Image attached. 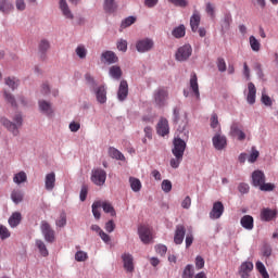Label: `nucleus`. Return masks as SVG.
I'll return each mask as SVG.
<instances>
[{"mask_svg": "<svg viewBox=\"0 0 278 278\" xmlns=\"http://www.w3.org/2000/svg\"><path fill=\"white\" fill-rule=\"evenodd\" d=\"M274 218H277V210L263 208L261 212V220L270 223Z\"/></svg>", "mask_w": 278, "mask_h": 278, "instance_id": "23", "label": "nucleus"}, {"mask_svg": "<svg viewBox=\"0 0 278 278\" xmlns=\"http://www.w3.org/2000/svg\"><path fill=\"white\" fill-rule=\"evenodd\" d=\"M185 238H186V226L177 225L175 230V236H174L175 244H182Z\"/></svg>", "mask_w": 278, "mask_h": 278, "instance_id": "19", "label": "nucleus"}, {"mask_svg": "<svg viewBox=\"0 0 278 278\" xmlns=\"http://www.w3.org/2000/svg\"><path fill=\"white\" fill-rule=\"evenodd\" d=\"M100 60H101L102 64L112 65V64H116L118 62V56L116 55V53L114 51L106 50V51L102 52Z\"/></svg>", "mask_w": 278, "mask_h": 278, "instance_id": "12", "label": "nucleus"}, {"mask_svg": "<svg viewBox=\"0 0 278 278\" xmlns=\"http://www.w3.org/2000/svg\"><path fill=\"white\" fill-rule=\"evenodd\" d=\"M212 141H213L214 149H216L217 151H223V149L227 147V137H225L220 132H217L213 137Z\"/></svg>", "mask_w": 278, "mask_h": 278, "instance_id": "13", "label": "nucleus"}, {"mask_svg": "<svg viewBox=\"0 0 278 278\" xmlns=\"http://www.w3.org/2000/svg\"><path fill=\"white\" fill-rule=\"evenodd\" d=\"M253 270V263L252 262H243L239 267V275L241 278H249L251 277V271Z\"/></svg>", "mask_w": 278, "mask_h": 278, "instance_id": "18", "label": "nucleus"}, {"mask_svg": "<svg viewBox=\"0 0 278 278\" xmlns=\"http://www.w3.org/2000/svg\"><path fill=\"white\" fill-rule=\"evenodd\" d=\"M85 79L90 89V92L94 94L96 100L100 103V105L108 103V88L105 85H98L97 80H94L90 74H86Z\"/></svg>", "mask_w": 278, "mask_h": 278, "instance_id": "2", "label": "nucleus"}, {"mask_svg": "<svg viewBox=\"0 0 278 278\" xmlns=\"http://www.w3.org/2000/svg\"><path fill=\"white\" fill-rule=\"evenodd\" d=\"M153 47H155V42L151 38L139 39L136 42L138 53H149V51H153Z\"/></svg>", "mask_w": 278, "mask_h": 278, "instance_id": "8", "label": "nucleus"}, {"mask_svg": "<svg viewBox=\"0 0 278 278\" xmlns=\"http://www.w3.org/2000/svg\"><path fill=\"white\" fill-rule=\"evenodd\" d=\"M91 207L96 220H99L101 218V212L99 211L101 210V201L93 202Z\"/></svg>", "mask_w": 278, "mask_h": 278, "instance_id": "44", "label": "nucleus"}, {"mask_svg": "<svg viewBox=\"0 0 278 278\" xmlns=\"http://www.w3.org/2000/svg\"><path fill=\"white\" fill-rule=\"evenodd\" d=\"M190 89L192 90L194 97L197 99L201 98V92H199V81L197 78V74H192L190 78Z\"/></svg>", "mask_w": 278, "mask_h": 278, "instance_id": "29", "label": "nucleus"}, {"mask_svg": "<svg viewBox=\"0 0 278 278\" xmlns=\"http://www.w3.org/2000/svg\"><path fill=\"white\" fill-rule=\"evenodd\" d=\"M172 36H174V38H184V36H186V26L180 24L178 27H175L172 31Z\"/></svg>", "mask_w": 278, "mask_h": 278, "instance_id": "37", "label": "nucleus"}, {"mask_svg": "<svg viewBox=\"0 0 278 278\" xmlns=\"http://www.w3.org/2000/svg\"><path fill=\"white\" fill-rule=\"evenodd\" d=\"M154 103L157 108H164L166 101H168V89L166 87H160L153 92Z\"/></svg>", "mask_w": 278, "mask_h": 278, "instance_id": "4", "label": "nucleus"}, {"mask_svg": "<svg viewBox=\"0 0 278 278\" xmlns=\"http://www.w3.org/2000/svg\"><path fill=\"white\" fill-rule=\"evenodd\" d=\"M101 207L105 214H110L111 216H116V211L114 210V206H112V203L110 202H101Z\"/></svg>", "mask_w": 278, "mask_h": 278, "instance_id": "42", "label": "nucleus"}, {"mask_svg": "<svg viewBox=\"0 0 278 278\" xmlns=\"http://www.w3.org/2000/svg\"><path fill=\"white\" fill-rule=\"evenodd\" d=\"M87 197H88V187L86 185H83L79 193V199L80 201H86Z\"/></svg>", "mask_w": 278, "mask_h": 278, "instance_id": "60", "label": "nucleus"}, {"mask_svg": "<svg viewBox=\"0 0 278 278\" xmlns=\"http://www.w3.org/2000/svg\"><path fill=\"white\" fill-rule=\"evenodd\" d=\"M182 278H194V266L188 264L182 271Z\"/></svg>", "mask_w": 278, "mask_h": 278, "instance_id": "45", "label": "nucleus"}, {"mask_svg": "<svg viewBox=\"0 0 278 278\" xmlns=\"http://www.w3.org/2000/svg\"><path fill=\"white\" fill-rule=\"evenodd\" d=\"M39 112L45 116H53V104L47 100H39Z\"/></svg>", "mask_w": 278, "mask_h": 278, "instance_id": "15", "label": "nucleus"}, {"mask_svg": "<svg viewBox=\"0 0 278 278\" xmlns=\"http://www.w3.org/2000/svg\"><path fill=\"white\" fill-rule=\"evenodd\" d=\"M21 220H23V216L21 215L20 212H14L10 217H9V225L10 227H18L21 225Z\"/></svg>", "mask_w": 278, "mask_h": 278, "instance_id": "31", "label": "nucleus"}, {"mask_svg": "<svg viewBox=\"0 0 278 278\" xmlns=\"http://www.w3.org/2000/svg\"><path fill=\"white\" fill-rule=\"evenodd\" d=\"M136 23V16H128L121 23V29H127V27H131Z\"/></svg>", "mask_w": 278, "mask_h": 278, "instance_id": "46", "label": "nucleus"}, {"mask_svg": "<svg viewBox=\"0 0 278 278\" xmlns=\"http://www.w3.org/2000/svg\"><path fill=\"white\" fill-rule=\"evenodd\" d=\"M138 235L143 244H150L153 240V235H151V229L147 226H139Z\"/></svg>", "mask_w": 278, "mask_h": 278, "instance_id": "11", "label": "nucleus"}, {"mask_svg": "<svg viewBox=\"0 0 278 278\" xmlns=\"http://www.w3.org/2000/svg\"><path fill=\"white\" fill-rule=\"evenodd\" d=\"M75 51L76 55H78L80 60H85L86 55H88V50L84 45H79Z\"/></svg>", "mask_w": 278, "mask_h": 278, "instance_id": "47", "label": "nucleus"}, {"mask_svg": "<svg viewBox=\"0 0 278 278\" xmlns=\"http://www.w3.org/2000/svg\"><path fill=\"white\" fill-rule=\"evenodd\" d=\"M217 68L219 73H225V71H227V63L225 62V59L223 58L217 59Z\"/></svg>", "mask_w": 278, "mask_h": 278, "instance_id": "56", "label": "nucleus"}, {"mask_svg": "<svg viewBox=\"0 0 278 278\" xmlns=\"http://www.w3.org/2000/svg\"><path fill=\"white\" fill-rule=\"evenodd\" d=\"M129 184L132 192H140V190H142V182L140 181V179L136 177H130Z\"/></svg>", "mask_w": 278, "mask_h": 278, "instance_id": "36", "label": "nucleus"}, {"mask_svg": "<svg viewBox=\"0 0 278 278\" xmlns=\"http://www.w3.org/2000/svg\"><path fill=\"white\" fill-rule=\"evenodd\" d=\"M241 227L243 229H247L248 231H251L253 229V216L251 215H244L241 220Z\"/></svg>", "mask_w": 278, "mask_h": 278, "instance_id": "32", "label": "nucleus"}, {"mask_svg": "<svg viewBox=\"0 0 278 278\" xmlns=\"http://www.w3.org/2000/svg\"><path fill=\"white\" fill-rule=\"evenodd\" d=\"M257 157H260V151H257L255 148H252V152L248 157V162H250V164H255V162H257Z\"/></svg>", "mask_w": 278, "mask_h": 278, "instance_id": "52", "label": "nucleus"}, {"mask_svg": "<svg viewBox=\"0 0 278 278\" xmlns=\"http://www.w3.org/2000/svg\"><path fill=\"white\" fill-rule=\"evenodd\" d=\"M264 181H266V175H264V172L254 170L252 173V186H254V188H260Z\"/></svg>", "mask_w": 278, "mask_h": 278, "instance_id": "17", "label": "nucleus"}, {"mask_svg": "<svg viewBox=\"0 0 278 278\" xmlns=\"http://www.w3.org/2000/svg\"><path fill=\"white\" fill-rule=\"evenodd\" d=\"M168 3H173L176 8H187L188 1L187 0H167Z\"/></svg>", "mask_w": 278, "mask_h": 278, "instance_id": "58", "label": "nucleus"}, {"mask_svg": "<svg viewBox=\"0 0 278 278\" xmlns=\"http://www.w3.org/2000/svg\"><path fill=\"white\" fill-rule=\"evenodd\" d=\"M256 270L263 278H270V275H268V270H266V266L264 263H262V261L256 262Z\"/></svg>", "mask_w": 278, "mask_h": 278, "instance_id": "41", "label": "nucleus"}, {"mask_svg": "<svg viewBox=\"0 0 278 278\" xmlns=\"http://www.w3.org/2000/svg\"><path fill=\"white\" fill-rule=\"evenodd\" d=\"M205 12L211 16V18H216V7H214L212 2L206 3Z\"/></svg>", "mask_w": 278, "mask_h": 278, "instance_id": "49", "label": "nucleus"}, {"mask_svg": "<svg viewBox=\"0 0 278 278\" xmlns=\"http://www.w3.org/2000/svg\"><path fill=\"white\" fill-rule=\"evenodd\" d=\"M122 260L126 273H134V256L129 253H124Z\"/></svg>", "mask_w": 278, "mask_h": 278, "instance_id": "21", "label": "nucleus"}, {"mask_svg": "<svg viewBox=\"0 0 278 278\" xmlns=\"http://www.w3.org/2000/svg\"><path fill=\"white\" fill-rule=\"evenodd\" d=\"M3 98H4V101L7 103H9V105H11V108H18V103L16 102V98L14 97V94L10 93V91L4 90L3 91Z\"/></svg>", "mask_w": 278, "mask_h": 278, "instance_id": "33", "label": "nucleus"}, {"mask_svg": "<svg viewBox=\"0 0 278 278\" xmlns=\"http://www.w3.org/2000/svg\"><path fill=\"white\" fill-rule=\"evenodd\" d=\"M15 8L17 12H25L27 4L25 3V0H16Z\"/></svg>", "mask_w": 278, "mask_h": 278, "instance_id": "59", "label": "nucleus"}, {"mask_svg": "<svg viewBox=\"0 0 278 278\" xmlns=\"http://www.w3.org/2000/svg\"><path fill=\"white\" fill-rule=\"evenodd\" d=\"M90 179L94 186H104L105 180L108 179V173L101 167L93 168L91 170Z\"/></svg>", "mask_w": 278, "mask_h": 278, "instance_id": "5", "label": "nucleus"}, {"mask_svg": "<svg viewBox=\"0 0 278 278\" xmlns=\"http://www.w3.org/2000/svg\"><path fill=\"white\" fill-rule=\"evenodd\" d=\"M261 192H273L275 190V184L264 181L260 187Z\"/></svg>", "mask_w": 278, "mask_h": 278, "instance_id": "48", "label": "nucleus"}, {"mask_svg": "<svg viewBox=\"0 0 278 278\" xmlns=\"http://www.w3.org/2000/svg\"><path fill=\"white\" fill-rule=\"evenodd\" d=\"M128 96H129V84H127V80H121L119 87L117 90L118 101L121 102L125 101Z\"/></svg>", "mask_w": 278, "mask_h": 278, "instance_id": "14", "label": "nucleus"}, {"mask_svg": "<svg viewBox=\"0 0 278 278\" xmlns=\"http://www.w3.org/2000/svg\"><path fill=\"white\" fill-rule=\"evenodd\" d=\"M155 249H156V253H159V255H162V256L166 255V251H168V248H166V245L164 244H159L155 247Z\"/></svg>", "mask_w": 278, "mask_h": 278, "instance_id": "63", "label": "nucleus"}, {"mask_svg": "<svg viewBox=\"0 0 278 278\" xmlns=\"http://www.w3.org/2000/svg\"><path fill=\"white\" fill-rule=\"evenodd\" d=\"M45 187L49 192L55 188V173L51 172L46 175Z\"/></svg>", "mask_w": 278, "mask_h": 278, "instance_id": "28", "label": "nucleus"}, {"mask_svg": "<svg viewBox=\"0 0 278 278\" xmlns=\"http://www.w3.org/2000/svg\"><path fill=\"white\" fill-rule=\"evenodd\" d=\"M117 49L118 51L125 53L127 51V40L121 39L117 41Z\"/></svg>", "mask_w": 278, "mask_h": 278, "instance_id": "62", "label": "nucleus"}, {"mask_svg": "<svg viewBox=\"0 0 278 278\" xmlns=\"http://www.w3.org/2000/svg\"><path fill=\"white\" fill-rule=\"evenodd\" d=\"M109 75L112 77V79L118 81V79L123 77V70H121V66L118 65H113L109 68Z\"/></svg>", "mask_w": 278, "mask_h": 278, "instance_id": "30", "label": "nucleus"}, {"mask_svg": "<svg viewBox=\"0 0 278 278\" xmlns=\"http://www.w3.org/2000/svg\"><path fill=\"white\" fill-rule=\"evenodd\" d=\"M56 227H66V213L62 212L60 217L55 220Z\"/></svg>", "mask_w": 278, "mask_h": 278, "instance_id": "51", "label": "nucleus"}, {"mask_svg": "<svg viewBox=\"0 0 278 278\" xmlns=\"http://www.w3.org/2000/svg\"><path fill=\"white\" fill-rule=\"evenodd\" d=\"M168 131V119L162 117L156 125V132L159 136H167Z\"/></svg>", "mask_w": 278, "mask_h": 278, "instance_id": "22", "label": "nucleus"}, {"mask_svg": "<svg viewBox=\"0 0 278 278\" xmlns=\"http://www.w3.org/2000/svg\"><path fill=\"white\" fill-rule=\"evenodd\" d=\"M0 125L8 129L12 136L16 137L21 134L20 129L23 127V114L16 113L12 121L5 116H0Z\"/></svg>", "mask_w": 278, "mask_h": 278, "instance_id": "3", "label": "nucleus"}, {"mask_svg": "<svg viewBox=\"0 0 278 278\" xmlns=\"http://www.w3.org/2000/svg\"><path fill=\"white\" fill-rule=\"evenodd\" d=\"M13 181L17 186H21V184H25V181H27V174L23 170L18 172L17 174L14 175Z\"/></svg>", "mask_w": 278, "mask_h": 278, "instance_id": "39", "label": "nucleus"}, {"mask_svg": "<svg viewBox=\"0 0 278 278\" xmlns=\"http://www.w3.org/2000/svg\"><path fill=\"white\" fill-rule=\"evenodd\" d=\"M59 8L64 18H67L68 21H73V18H75V15L73 14V11H71V8L68 7V2H66V0H60Z\"/></svg>", "mask_w": 278, "mask_h": 278, "instance_id": "16", "label": "nucleus"}, {"mask_svg": "<svg viewBox=\"0 0 278 278\" xmlns=\"http://www.w3.org/2000/svg\"><path fill=\"white\" fill-rule=\"evenodd\" d=\"M23 191L21 190H13L11 193V199L13 201V203H15V205H18V203H23Z\"/></svg>", "mask_w": 278, "mask_h": 278, "instance_id": "40", "label": "nucleus"}, {"mask_svg": "<svg viewBox=\"0 0 278 278\" xmlns=\"http://www.w3.org/2000/svg\"><path fill=\"white\" fill-rule=\"evenodd\" d=\"M231 23H233L231 13H225L224 17L220 21V27H222L223 34H227V31H229V29H231Z\"/></svg>", "mask_w": 278, "mask_h": 278, "instance_id": "20", "label": "nucleus"}, {"mask_svg": "<svg viewBox=\"0 0 278 278\" xmlns=\"http://www.w3.org/2000/svg\"><path fill=\"white\" fill-rule=\"evenodd\" d=\"M205 266V260L202 258V256H197L195 257V268L198 270H201Z\"/></svg>", "mask_w": 278, "mask_h": 278, "instance_id": "61", "label": "nucleus"}, {"mask_svg": "<svg viewBox=\"0 0 278 278\" xmlns=\"http://www.w3.org/2000/svg\"><path fill=\"white\" fill-rule=\"evenodd\" d=\"M179 108L175 106L173 110V123H175L177 125V123H179Z\"/></svg>", "mask_w": 278, "mask_h": 278, "instance_id": "64", "label": "nucleus"}, {"mask_svg": "<svg viewBox=\"0 0 278 278\" xmlns=\"http://www.w3.org/2000/svg\"><path fill=\"white\" fill-rule=\"evenodd\" d=\"M188 122L177 128L178 136L173 140L172 153L174 159H170L169 165L172 168H177L184 162V153H186V140L190 138V131L186 128Z\"/></svg>", "mask_w": 278, "mask_h": 278, "instance_id": "1", "label": "nucleus"}, {"mask_svg": "<svg viewBox=\"0 0 278 278\" xmlns=\"http://www.w3.org/2000/svg\"><path fill=\"white\" fill-rule=\"evenodd\" d=\"M255 94H257V88H255V84L249 83L248 84L247 101L250 105H254Z\"/></svg>", "mask_w": 278, "mask_h": 278, "instance_id": "26", "label": "nucleus"}, {"mask_svg": "<svg viewBox=\"0 0 278 278\" xmlns=\"http://www.w3.org/2000/svg\"><path fill=\"white\" fill-rule=\"evenodd\" d=\"M109 155L113 160H119L121 162H125V155L122 154V152L114 147L109 148Z\"/></svg>", "mask_w": 278, "mask_h": 278, "instance_id": "35", "label": "nucleus"}, {"mask_svg": "<svg viewBox=\"0 0 278 278\" xmlns=\"http://www.w3.org/2000/svg\"><path fill=\"white\" fill-rule=\"evenodd\" d=\"M76 262H86L88 260V253L84 251H77L75 254Z\"/></svg>", "mask_w": 278, "mask_h": 278, "instance_id": "55", "label": "nucleus"}, {"mask_svg": "<svg viewBox=\"0 0 278 278\" xmlns=\"http://www.w3.org/2000/svg\"><path fill=\"white\" fill-rule=\"evenodd\" d=\"M35 244L42 257H48L49 256V250L47 249V244H45V241L37 239L35 241Z\"/></svg>", "mask_w": 278, "mask_h": 278, "instance_id": "34", "label": "nucleus"}, {"mask_svg": "<svg viewBox=\"0 0 278 278\" xmlns=\"http://www.w3.org/2000/svg\"><path fill=\"white\" fill-rule=\"evenodd\" d=\"M223 214H225V205L220 201L215 202L213 204V208L210 212V218L212 220H218Z\"/></svg>", "mask_w": 278, "mask_h": 278, "instance_id": "10", "label": "nucleus"}, {"mask_svg": "<svg viewBox=\"0 0 278 278\" xmlns=\"http://www.w3.org/2000/svg\"><path fill=\"white\" fill-rule=\"evenodd\" d=\"M229 136H231V138H237L240 142L247 140V134L242 130V124L240 122H232Z\"/></svg>", "mask_w": 278, "mask_h": 278, "instance_id": "7", "label": "nucleus"}, {"mask_svg": "<svg viewBox=\"0 0 278 278\" xmlns=\"http://www.w3.org/2000/svg\"><path fill=\"white\" fill-rule=\"evenodd\" d=\"M250 47L252 51H260V41L255 38V36H250Z\"/></svg>", "mask_w": 278, "mask_h": 278, "instance_id": "53", "label": "nucleus"}, {"mask_svg": "<svg viewBox=\"0 0 278 278\" xmlns=\"http://www.w3.org/2000/svg\"><path fill=\"white\" fill-rule=\"evenodd\" d=\"M0 12L4 15L12 14L14 12V3L11 0H0Z\"/></svg>", "mask_w": 278, "mask_h": 278, "instance_id": "25", "label": "nucleus"}, {"mask_svg": "<svg viewBox=\"0 0 278 278\" xmlns=\"http://www.w3.org/2000/svg\"><path fill=\"white\" fill-rule=\"evenodd\" d=\"M191 55L192 46H190V43H186L177 49L175 53V59L177 62H187V60H190Z\"/></svg>", "mask_w": 278, "mask_h": 278, "instance_id": "6", "label": "nucleus"}, {"mask_svg": "<svg viewBox=\"0 0 278 278\" xmlns=\"http://www.w3.org/2000/svg\"><path fill=\"white\" fill-rule=\"evenodd\" d=\"M40 229L46 242H55V230L47 220L41 222Z\"/></svg>", "mask_w": 278, "mask_h": 278, "instance_id": "9", "label": "nucleus"}, {"mask_svg": "<svg viewBox=\"0 0 278 278\" xmlns=\"http://www.w3.org/2000/svg\"><path fill=\"white\" fill-rule=\"evenodd\" d=\"M5 85L11 88V90H16L18 86H21V80H18L16 77H8L4 80Z\"/></svg>", "mask_w": 278, "mask_h": 278, "instance_id": "38", "label": "nucleus"}, {"mask_svg": "<svg viewBox=\"0 0 278 278\" xmlns=\"http://www.w3.org/2000/svg\"><path fill=\"white\" fill-rule=\"evenodd\" d=\"M161 188H162L163 192L168 194V192H170V190H173V182H170V180H168V179H164L161 184Z\"/></svg>", "mask_w": 278, "mask_h": 278, "instance_id": "50", "label": "nucleus"}, {"mask_svg": "<svg viewBox=\"0 0 278 278\" xmlns=\"http://www.w3.org/2000/svg\"><path fill=\"white\" fill-rule=\"evenodd\" d=\"M39 53H41V55H45L47 53V51H49V49H51V43L49 42V40L47 39H42L39 42Z\"/></svg>", "mask_w": 278, "mask_h": 278, "instance_id": "43", "label": "nucleus"}, {"mask_svg": "<svg viewBox=\"0 0 278 278\" xmlns=\"http://www.w3.org/2000/svg\"><path fill=\"white\" fill-rule=\"evenodd\" d=\"M11 233L8 227L0 225V238L1 240H8L10 238Z\"/></svg>", "mask_w": 278, "mask_h": 278, "instance_id": "54", "label": "nucleus"}, {"mask_svg": "<svg viewBox=\"0 0 278 278\" xmlns=\"http://www.w3.org/2000/svg\"><path fill=\"white\" fill-rule=\"evenodd\" d=\"M249 190H251V187H249V184L241 182L238 186V191L240 194H249Z\"/></svg>", "mask_w": 278, "mask_h": 278, "instance_id": "57", "label": "nucleus"}, {"mask_svg": "<svg viewBox=\"0 0 278 278\" xmlns=\"http://www.w3.org/2000/svg\"><path fill=\"white\" fill-rule=\"evenodd\" d=\"M103 10L105 14H114V12L118 10V4L116 3V0H104Z\"/></svg>", "mask_w": 278, "mask_h": 278, "instance_id": "27", "label": "nucleus"}, {"mask_svg": "<svg viewBox=\"0 0 278 278\" xmlns=\"http://www.w3.org/2000/svg\"><path fill=\"white\" fill-rule=\"evenodd\" d=\"M199 25H201V14L199 13V11H194L190 17V27L193 34H197V31L199 30Z\"/></svg>", "mask_w": 278, "mask_h": 278, "instance_id": "24", "label": "nucleus"}]
</instances>
